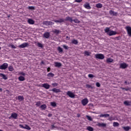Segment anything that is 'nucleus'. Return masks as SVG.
Here are the masks:
<instances>
[{"instance_id":"obj_51","label":"nucleus","mask_w":131,"mask_h":131,"mask_svg":"<svg viewBox=\"0 0 131 131\" xmlns=\"http://www.w3.org/2000/svg\"><path fill=\"white\" fill-rule=\"evenodd\" d=\"M86 88H87V89H91V88H92V85H91L90 84H86Z\"/></svg>"},{"instance_id":"obj_9","label":"nucleus","mask_w":131,"mask_h":131,"mask_svg":"<svg viewBox=\"0 0 131 131\" xmlns=\"http://www.w3.org/2000/svg\"><path fill=\"white\" fill-rule=\"evenodd\" d=\"M125 28L127 31V33L128 36H131V27L129 26H126Z\"/></svg>"},{"instance_id":"obj_11","label":"nucleus","mask_w":131,"mask_h":131,"mask_svg":"<svg viewBox=\"0 0 131 131\" xmlns=\"http://www.w3.org/2000/svg\"><path fill=\"white\" fill-rule=\"evenodd\" d=\"M109 14L110 15H111V16H117L118 15V12H115L113 10H110L109 11Z\"/></svg>"},{"instance_id":"obj_1","label":"nucleus","mask_w":131,"mask_h":131,"mask_svg":"<svg viewBox=\"0 0 131 131\" xmlns=\"http://www.w3.org/2000/svg\"><path fill=\"white\" fill-rule=\"evenodd\" d=\"M104 32L109 35L110 36H112V35H116L117 34V32L116 31L113 30H110V28L106 27L104 29Z\"/></svg>"},{"instance_id":"obj_17","label":"nucleus","mask_w":131,"mask_h":131,"mask_svg":"<svg viewBox=\"0 0 131 131\" xmlns=\"http://www.w3.org/2000/svg\"><path fill=\"white\" fill-rule=\"evenodd\" d=\"M51 92H53V93H60L61 92V90L60 89H57L56 88H53L51 90Z\"/></svg>"},{"instance_id":"obj_12","label":"nucleus","mask_w":131,"mask_h":131,"mask_svg":"<svg viewBox=\"0 0 131 131\" xmlns=\"http://www.w3.org/2000/svg\"><path fill=\"white\" fill-rule=\"evenodd\" d=\"M51 85L49 84L48 83H43L42 84V88H44V89H46V90H49L50 89Z\"/></svg>"},{"instance_id":"obj_5","label":"nucleus","mask_w":131,"mask_h":131,"mask_svg":"<svg viewBox=\"0 0 131 131\" xmlns=\"http://www.w3.org/2000/svg\"><path fill=\"white\" fill-rule=\"evenodd\" d=\"M17 117H18V114L15 113H13L11 114V116L9 117V119H12V118L13 119H17Z\"/></svg>"},{"instance_id":"obj_20","label":"nucleus","mask_w":131,"mask_h":131,"mask_svg":"<svg viewBox=\"0 0 131 131\" xmlns=\"http://www.w3.org/2000/svg\"><path fill=\"white\" fill-rule=\"evenodd\" d=\"M52 32H53V33H55V34H59L61 31H60L59 30L54 29L52 31Z\"/></svg>"},{"instance_id":"obj_38","label":"nucleus","mask_w":131,"mask_h":131,"mask_svg":"<svg viewBox=\"0 0 131 131\" xmlns=\"http://www.w3.org/2000/svg\"><path fill=\"white\" fill-rule=\"evenodd\" d=\"M84 54L85 56H90V55L91 54V52L85 51L84 52Z\"/></svg>"},{"instance_id":"obj_10","label":"nucleus","mask_w":131,"mask_h":131,"mask_svg":"<svg viewBox=\"0 0 131 131\" xmlns=\"http://www.w3.org/2000/svg\"><path fill=\"white\" fill-rule=\"evenodd\" d=\"M83 7L85 8V9H87V10H91V9H92L91 5H90V3L88 2L84 4Z\"/></svg>"},{"instance_id":"obj_61","label":"nucleus","mask_w":131,"mask_h":131,"mask_svg":"<svg viewBox=\"0 0 131 131\" xmlns=\"http://www.w3.org/2000/svg\"><path fill=\"white\" fill-rule=\"evenodd\" d=\"M0 91H1V92H2V91H3V90L2 89V88H0Z\"/></svg>"},{"instance_id":"obj_3","label":"nucleus","mask_w":131,"mask_h":131,"mask_svg":"<svg viewBox=\"0 0 131 131\" xmlns=\"http://www.w3.org/2000/svg\"><path fill=\"white\" fill-rule=\"evenodd\" d=\"M29 44L27 42H24L18 46L19 49H24L25 48H28Z\"/></svg>"},{"instance_id":"obj_53","label":"nucleus","mask_w":131,"mask_h":131,"mask_svg":"<svg viewBox=\"0 0 131 131\" xmlns=\"http://www.w3.org/2000/svg\"><path fill=\"white\" fill-rule=\"evenodd\" d=\"M19 127H20V128H24V127H25V126H23V125H22V124H19Z\"/></svg>"},{"instance_id":"obj_39","label":"nucleus","mask_w":131,"mask_h":131,"mask_svg":"<svg viewBox=\"0 0 131 131\" xmlns=\"http://www.w3.org/2000/svg\"><path fill=\"white\" fill-rule=\"evenodd\" d=\"M87 129L88 130H89V131H94V128L91 126H88L87 127Z\"/></svg>"},{"instance_id":"obj_14","label":"nucleus","mask_w":131,"mask_h":131,"mask_svg":"<svg viewBox=\"0 0 131 131\" xmlns=\"http://www.w3.org/2000/svg\"><path fill=\"white\" fill-rule=\"evenodd\" d=\"M66 21H69V22H71V23H72V22H73V19H72V17H71L67 16L64 19V22H66Z\"/></svg>"},{"instance_id":"obj_37","label":"nucleus","mask_w":131,"mask_h":131,"mask_svg":"<svg viewBox=\"0 0 131 131\" xmlns=\"http://www.w3.org/2000/svg\"><path fill=\"white\" fill-rule=\"evenodd\" d=\"M37 45L38 48H41V49H42V48H43V45H42V44H41L39 42H38Z\"/></svg>"},{"instance_id":"obj_24","label":"nucleus","mask_w":131,"mask_h":131,"mask_svg":"<svg viewBox=\"0 0 131 131\" xmlns=\"http://www.w3.org/2000/svg\"><path fill=\"white\" fill-rule=\"evenodd\" d=\"M54 64L55 67H61V66H62V64H61L60 62H55Z\"/></svg>"},{"instance_id":"obj_55","label":"nucleus","mask_w":131,"mask_h":131,"mask_svg":"<svg viewBox=\"0 0 131 131\" xmlns=\"http://www.w3.org/2000/svg\"><path fill=\"white\" fill-rule=\"evenodd\" d=\"M40 65H45V62L43 61H42L41 62H40Z\"/></svg>"},{"instance_id":"obj_16","label":"nucleus","mask_w":131,"mask_h":131,"mask_svg":"<svg viewBox=\"0 0 131 131\" xmlns=\"http://www.w3.org/2000/svg\"><path fill=\"white\" fill-rule=\"evenodd\" d=\"M106 123H98L97 124V126H99V127H106Z\"/></svg>"},{"instance_id":"obj_45","label":"nucleus","mask_w":131,"mask_h":131,"mask_svg":"<svg viewBox=\"0 0 131 131\" xmlns=\"http://www.w3.org/2000/svg\"><path fill=\"white\" fill-rule=\"evenodd\" d=\"M28 9H29V10H35V8L33 6H29L28 7Z\"/></svg>"},{"instance_id":"obj_58","label":"nucleus","mask_w":131,"mask_h":131,"mask_svg":"<svg viewBox=\"0 0 131 131\" xmlns=\"http://www.w3.org/2000/svg\"><path fill=\"white\" fill-rule=\"evenodd\" d=\"M124 83H125V84H129V82L127 83V81H125Z\"/></svg>"},{"instance_id":"obj_32","label":"nucleus","mask_w":131,"mask_h":131,"mask_svg":"<svg viewBox=\"0 0 131 131\" xmlns=\"http://www.w3.org/2000/svg\"><path fill=\"white\" fill-rule=\"evenodd\" d=\"M8 70L9 71H10L11 72L14 71V68H13V67L12 66H10L8 67Z\"/></svg>"},{"instance_id":"obj_46","label":"nucleus","mask_w":131,"mask_h":131,"mask_svg":"<svg viewBox=\"0 0 131 131\" xmlns=\"http://www.w3.org/2000/svg\"><path fill=\"white\" fill-rule=\"evenodd\" d=\"M88 77L90 78H93L95 77V76H94V75H93L92 74H90L88 75Z\"/></svg>"},{"instance_id":"obj_43","label":"nucleus","mask_w":131,"mask_h":131,"mask_svg":"<svg viewBox=\"0 0 131 131\" xmlns=\"http://www.w3.org/2000/svg\"><path fill=\"white\" fill-rule=\"evenodd\" d=\"M41 104V103L40 101L36 102V106H37V107H39V106H40Z\"/></svg>"},{"instance_id":"obj_4","label":"nucleus","mask_w":131,"mask_h":131,"mask_svg":"<svg viewBox=\"0 0 131 131\" xmlns=\"http://www.w3.org/2000/svg\"><path fill=\"white\" fill-rule=\"evenodd\" d=\"M9 64L7 63H4L2 65L0 66V69L2 70H6L8 68Z\"/></svg>"},{"instance_id":"obj_49","label":"nucleus","mask_w":131,"mask_h":131,"mask_svg":"<svg viewBox=\"0 0 131 131\" xmlns=\"http://www.w3.org/2000/svg\"><path fill=\"white\" fill-rule=\"evenodd\" d=\"M10 47H11V49H16V46H15L14 45L11 44Z\"/></svg>"},{"instance_id":"obj_62","label":"nucleus","mask_w":131,"mask_h":131,"mask_svg":"<svg viewBox=\"0 0 131 131\" xmlns=\"http://www.w3.org/2000/svg\"><path fill=\"white\" fill-rule=\"evenodd\" d=\"M1 49H2V47H0V50H1Z\"/></svg>"},{"instance_id":"obj_36","label":"nucleus","mask_w":131,"mask_h":131,"mask_svg":"<svg viewBox=\"0 0 131 131\" xmlns=\"http://www.w3.org/2000/svg\"><path fill=\"white\" fill-rule=\"evenodd\" d=\"M57 50H58L59 53H63V49H62V48L58 47L57 48Z\"/></svg>"},{"instance_id":"obj_59","label":"nucleus","mask_w":131,"mask_h":131,"mask_svg":"<svg viewBox=\"0 0 131 131\" xmlns=\"http://www.w3.org/2000/svg\"><path fill=\"white\" fill-rule=\"evenodd\" d=\"M77 117H80V115L79 114H77Z\"/></svg>"},{"instance_id":"obj_28","label":"nucleus","mask_w":131,"mask_h":131,"mask_svg":"<svg viewBox=\"0 0 131 131\" xmlns=\"http://www.w3.org/2000/svg\"><path fill=\"white\" fill-rule=\"evenodd\" d=\"M40 108L41 109V110H46V109H47V105L46 104L41 105L40 106Z\"/></svg>"},{"instance_id":"obj_56","label":"nucleus","mask_w":131,"mask_h":131,"mask_svg":"<svg viewBox=\"0 0 131 131\" xmlns=\"http://www.w3.org/2000/svg\"><path fill=\"white\" fill-rule=\"evenodd\" d=\"M52 116L53 115H52V114H49L48 115V117H52Z\"/></svg>"},{"instance_id":"obj_19","label":"nucleus","mask_w":131,"mask_h":131,"mask_svg":"<svg viewBox=\"0 0 131 131\" xmlns=\"http://www.w3.org/2000/svg\"><path fill=\"white\" fill-rule=\"evenodd\" d=\"M124 104L125 106H130L131 105V101H125Z\"/></svg>"},{"instance_id":"obj_42","label":"nucleus","mask_w":131,"mask_h":131,"mask_svg":"<svg viewBox=\"0 0 131 131\" xmlns=\"http://www.w3.org/2000/svg\"><path fill=\"white\" fill-rule=\"evenodd\" d=\"M18 74L19 75H23V76H25V75H26V74L23 72H19Z\"/></svg>"},{"instance_id":"obj_31","label":"nucleus","mask_w":131,"mask_h":131,"mask_svg":"<svg viewBox=\"0 0 131 131\" xmlns=\"http://www.w3.org/2000/svg\"><path fill=\"white\" fill-rule=\"evenodd\" d=\"M72 43H73V45H78V41L77 40H75V39L72 40Z\"/></svg>"},{"instance_id":"obj_18","label":"nucleus","mask_w":131,"mask_h":131,"mask_svg":"<svg viewBox=\"0 0 131 131\" xmlns=\"http://www.w3.org/2000/svg\"><path fill=\"white\" fill-rule=\"evenodd\" d=\"M0 77H2V78L5 80L8 79V77L3 73H0Z\"/></svg>"},{"instance_id":"obj_40","label":"nucleus","mask_w":131,"mask_h":131,"mask_svg":"<svg viewBox=\"0 0 131 131\" xmlns=\"http://www.w3.org/2000/svg\"><path fill=\"white\" fill-rule=\"evenodd\" d=\"M73 22H74V23H80V21L78 19H73Z\"/></svg>"},{"instance_id":"obj_7","label":"nucleus","mask_w":131,"mask_h":131,"mask_svg":"<svg viewBox=\"0 0 131 131\" xmlns=\"http://www.w3.org/2000/svg\"><path fill=\"white\" fill-rule=\"evenodd\" d=\"M43 25H46V26H49V25H54V23L52 21L46 20L43 21Z\"/></svg>"},{"instance_id":"obj_13","label":"nucleus","mask_w":131,"mask_h":131,"mask_svg":"<svg viewBox=\"0 0 131 131\" xmlns=\"http://www.w3.org/2000/svg\"><path fill=\"white\" fill-rule=\"evenodd\" d=\"M127 66H128V64L125 63H123L120 65V68H121L122 69H125V68H126Z\"/></svg>"},{"instance_id":"obj_21","label":"nucleus","mask_w":131,"mask_h":131,"mask_svg":"<svg viewBox=\"0 0 131 131\" xmlns=\"http://www.w3.org/2000/svg\"><path fill=\"white\" fill-rule=\"evenodd\" d=\"M43 36L44 37H45V38H49V37H50V33L49 32L45 33L43 34Z\"/></svg>"},{"instance_id":"obj_2","label":"nucleus","mask_w":131,"mask_h":131,"mask_svg":"<svg viewBox=\"0 0 131 131\" xmlns=\"http://www.w3.org/2000/svg\"><path fill=\"white\" fill-rule=\"evenodd\" d=\"M96 59H99V60H103L105 58V56L102 54H97L95 55Z\"/></svg>"},{"instance_id":"obj_8","label":"nucleus","mask_w":131,"mask_h":131,"mask_svg":"<svg viewBox=\"0 0 131 131\" xmlns=\"http://www.w3.org/2000/svg\"><path fill=\"white\" fill-rule=\"evenodd\" d=\"M88 103H89V99L88 98H85L81 100V104L83 106H85L88 104Z\"/></svg>"},{"instance_id":"obj_48","label":"nucleus","mask_w":131,"mask_h":131,"mask_svg":"<svg viewBox=\"0 0 131 131\" xmlns=\"http://www.w3.org/2000/svg\"><path fill=\"white\" fill-rule=\"evenodd\" d=\"M62 47H63V48H64V50H68V49H69L68 46H67L66 45H63Z\"/></svg>"},{"instance_id":"obj_52","label":"nucleus","mask_w":131,"mask_h":131,"mask_svg":"<svg viewBox=\"0 0 131 131\" xmlns=\"http://www.w3.org/2000/svg\"><path fill=\"white\" fill-rule=\"evenodd\" d=\"M76 3H81L82 0H75Z\"/></svg>"},{"instance_id":"obj_25","label":"nucleus","mask_w":131,"mask_h":131,"mask_svg":"<svg viewBox=\"0 0 131 131\" xmlns=\"http://www.w3.org/2000/svg\"><path fill=\"white\" fill-rule=\"evenodd\" d=\"M96 8H98V9H101V8L103 7V5L101 3H98L96 5Z\"/></svg>"},{"instance_id":"obj_15","label":"nucleus","mask_w":131,"mask_h":131,"mask_svg":"<svg viewBox=\"0 0 131 131\" xmlns=\"http://www.w3.org/2000/svg\"><path fill=\"white\" fill-rule=\"evenodd\" d=\"M54 21L55 22V23H62L63 22H65V19L63 18H59L58 20H54Z\"/></svg>"},{"instance_id":"obj_50","label":"nucleus","mask_w":131,"mask_h":131,"mask_svg":"<svg viewBox=\"0 0 131 131\" xmlns=\"http://www.w3.org/2000/svg\"><path fill=\"white\" fill-rule=\"evenodd\" d=\"M96 85L97 86V88H100L101 86V84H100L99 82H97L96 83Z\"/></svg>"},{"instance_id":"obj_27","label":"nucleus","mask_w":131,"mask_h":131,"mask_svg":"<svg viewBox=\"0 0 131 131\" xmlns=\"http://www.w3.org/2000/svg\"><path fill=\"white\" fill-rule=\"evenodd\" d=\"M113 62V59L111 58H108L106 59V62L107 63H112Z\"/></svg>"},{"instance_id":"obj_30","label":"nucleus","mask_w":131,"mask_h":131,"mask_svg":"<svg viewBox=\"0 0 131 131\" xmlns=\"http://www.w3.org/2000/svg\"><path fill=\"white\" fill-rule=\"evenodd\" d=\"M24 129H27L28 130H30V129H31V128L29 126H28V125L25 124Z\"/></svg>"},{"instance_id":"obj_60","label":"nucleus","mask_w":131,"mask_h":131,"mask_svg":"<svg viewBox=\"0 0 131 131\" xmlns=\"http://www.w3.org/2000/svg\"><path fill=\"white\" fill-rule=\"evenodd\" d=\"M52 128H54V127H55V126H54V125H52Z\"/></svg>"},{"instance_id":"obj_41","label":"nucleus","mask_w":131,"mask_h":131,"mask_svg":"<svg viewBox=\"0 0 131 131\" xmlns=\"http://www.w3.org/2000/svg\"><path fill=\"white\" fill-rule=\"evenodd\" d=\"M86 117L88 120H90V121H92L93 120V119L92 118V117L89 116H86Z\"/></svg>"},{"instance_id":"obj_35","label":"nucleus","mask_w":131,"mask_h":131,"mask_svg":"<svg viewBox=\"0 0 131 131\" xmlns=\"http://www.w3.org/2000/svg\"><path fill=\"white\" fill-rule=\"evenodd\" d=\"M113 126L116 127V126H119V123L118 122H114L113 123Z\"/></svg>"},{"instance_id":"obj_29","label":"nucleus","mask_w":131,"mask_h":131,"mask_svg":"<svg viewBox=\"0 0 131 131\" xmlns=\"http://www.w3.org/2000/svg\"><path fill=\"white\" fill-rule=\"evenodd\" d=\"M18 100L19 101H24V97L23 96H18Z\"/></svg>"},{"instance_id":"obj_23","label":"nucleus","mask_w":131,"mask_h":131,"mask_svg":"<svg viewBox=\"0 0 131 131\" xmlns=\"http://www.w3.org/2000/svg\"><path fill=\"white\" fill-rule=\"evenodd\" d=\"M18 79L19 81H24L25 80V77L20 76L18 78Z\"/></svg>"},{"instance_id":"obj_57","label":"nucleus","mask_w":131,"mask_h":131,"mask_svg":"<svg viewBox=\"0 0 131 131\" xmlns=\"http://www.w3.org/2000/svg\"><path fill=\"white\" fill-rule=\"evenodd\" d=\"M50 71H51V68H48L47 69V72H50Z\"/></svg>"},{"instance_id":"obj_26","label":"nucleus","mask_w":131,"mask_h":131,"mask_svg":"<svg viewBox=\"0 0 131 131\" xmlns=\"http://www.w3.org/2000/svg\"><path fill=\"white\" fill-rule=\"evenodd\" d=\"M109 116H110V115L108 114H101L99 116V117H109Z\"/></svg>"},{"instance_id":"obj_44","label":"nucleus","mask_w":131,"mask_h":131,"mask_svg":"<svg viewBox=\"0 0 131 131\" xmlns=\"http://www.w3.org/2000/svg\"><path fill=\"white\" fill-rule=\"evenodd\" d=\"M51 105L52 107H56V106H57L56 102H51Z\"/></svg>"},{"instance_id":"obj_22","label":"nucleus","mask_w":131,"mask_h":131,"mask_svg":"<svg viewBox=\"0 0 131 131\" xmlns=\"http://www.w3.org/2000/svg\"><path fill=\"white\" fill-rule=\"evenodd\" d=\"M28 23H29V24L33 25L34 24V20H33L32 19L29 18L28 20Z\"/></svg>"},{"instance_id":"obj_34","label":"nucleus","mask_w":131,"mask_h":131,"mask_svg":"<svg viewBox=\"0 0 131 131\" xmlns=\"http://www.w3.org/2000/svg\"><path fill=\"white\" fill-rule=\"evenodd\" d=\"M54 75L52 73H49L47 75L48 77H54Z\"/></svg>"},{"instance_id":"obj_33","label":"nucleus","mask_w":131,"mask_h":131,"mask_svg":"<svg viewBox=\"0 0 131 131\" xmlns=\"http://www.w3.org/2000/svg\"><path fill=\"white\" fill-rule=\"evenodd\" d=\"M123 128L124 130L128 131L129 130L130 127H129V126H124L123 127Z\"/></svg>"},{"instance_id":"obj_47","label":"nucleus","mask_w":131,"mask_h":131,"mask_svg":"<svg viewBox=\"0 0 131 131\" xmlns=\"http://www.w3.org/2000/svg\"><path fill=\"white\" fill-rule=\"evenodd\" d=\"M52 86H53V87L58 86V83H56V82L53 83L52 84Z\"/></svg>"},{"instance_id":"obj_6","label":"nucleus","mask_w":131,"mask_h":131,"mask_svg":"<svg viewBox=\"0 0 131 131\" xmlns=\"http://www.w3.org/2000/svg\"><path fill=\"white\" fill-rule=\"evenodd\" d=\"M67 95L70 97V98H72V99H74L75 98V95L73 94V93L71 92V91H68L67 92Z\"/></svg>"},{"instance_id":"obj_54","label":"nucleus","mask_w":131,"mask_h":131,"mask_svg":"<svg viewBox=\"0 0 131 131\" xmlns=\"http://www.w3.org/2000/svg\"><path fill=\"white\" fill-rule=\"evenodd\" d=\"M121 89H122V90H125V91H126V92H127V91H128V89H126V88H122Z\"/></svg>"},{"instance_id":"obj_64","label":"nucleus","mask_w":131,"mask_h":131,"mask_svg":"<svg viewBox=\"0 0 131 131\" xmlns=\"http://www.w3.org/2000/svg\"><path fill=\"white\" fill-rule=\"evenodd\" d=\"M8 18H10V15L8 16Z\"/></svg>"},{"instance_id":"obj_63","label":"nucleus","mask_w":131,"mask_h":131,"mask_svg":"<svg viewBox=\"0 0 131 131\" xmlns=\"http://www.w3.org/2000/svg\"><path fill=\"white\" fill-rule=\"evenodd\" d=\"M0 131H3V130H2V129H0Z\"/></svg>"}]
</instances>
